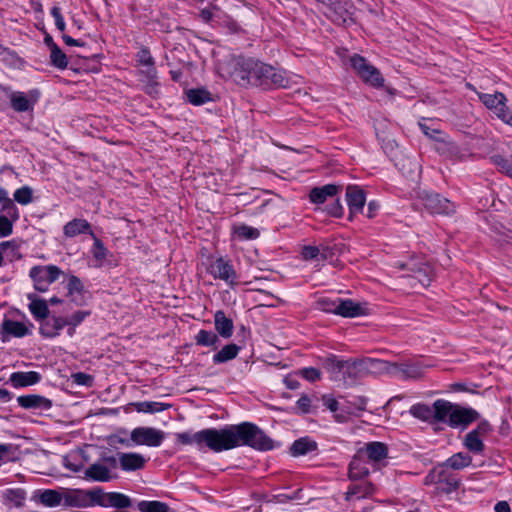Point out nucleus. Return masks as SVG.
Listing matches in <instances>:
<instances>
[{
	"instance_id": "09e8293b",
	"label": "nucleus",
	"mask_w": 512,
	"mask_h": 512,
	"mask_svg": "<svg viewBox=\"0 0 512 512\" xmlns=\"http://www.w3.org/2000/svg\"><path fill=\"white\" fill-rule=\"evenodd\" d=\"M465 446L468 450L479 453L483 450L484 444L479 437L478 430H472L465 437Z\"/></svg>"
},
{
	"instance_id": "39448f33",
	"label": "nucleus",
	"mask_w": 512,
	"mask_h": 512,
	"mask_svg": "<svg viewBox=\"0 0 512 512\" xmlns=\"http://www.w3.org/2000/svg\"><path fill=\"white\" fill-rule=\"evenodd\" d=\"M419 199L431 214L451 215L456 211L454 203L437 193L422 191L419 193Z\"/></svg>"
},
{
	"instance_id": "e2e57ef3",
	"label": "nucleus",
	"mask_w": 512,
	"mask_h": 512,
	"mask_svg": "<svg viewBox=\"0 0 512 512\" xmlns=\"http://www.w3.org/2000/svg\"><path fill=\"white\" fill-rule=\"evenodd\" d=\"M141 81L145 84V92L150 95H156L158 93V82L155 76H141Z\"/></svg>"
},
{
	"instance_id": "7ed1b4c3",
	"label": "nucleus",
	"mask_w": 512,
	"mask_h": 512,
	"mask_svg": "<svg viewBox=\"0 0 512 512\" xmlns=\"http://www.w3.org/2000/svg\"><path fill=\"white\" fill-rule=\"evenodd\" d=\"M400 267L408 271L406 277L409 279L412 288H425L430 285L433 269L429 264L410 260L406 263H402Z\"/></svg>"
},
{
	"instance_id": "20e7f679",
	"label": "nucleus",
	"mask_w": 512,
	"mask_h": 512,
	"mask_svg": "<svg viewBox=\"0 0 512 512\" xmlns=\"http://www.w3.org/2000/svg\"><path fill=\"white\" fill-rule=\"evenodd\" d=\"M100 487L91 490L66 489L64 491V506L76 508H89L98 505Z\"/></svg>"
},
{
	"instance_id": "c9c22d12",
	"label": "nucleus",
	"mask_w": 512,
	"mask_h": 512,
	"mask_svg": "<svg viewBox=\"0 0 512 512\" xmlns=\"http://www.w3.org/2000/svg\"><path fill=\"white\" fill-rule=\"evenodd\" d=\"M39 502L46 507H57L64 504V492L46 489L39 494Z\"/></svg>"
},
{
	"instance_id": "79ce46f5",
	"label": "nucleus",
	"mask_w": 512,
	"mask_h": 512,
	"mask_svg": "<svg viewBox=\"0 0 512 512\" xmlns=\"http://www.w3.org/2000/svg\"><path fill=\"white\" fill-rule=\"evenodd\" d=\"M176 437L178 442L183 445L195 444L199 450L203 449V430L193 434L188 432L178 433Z\"/></svg>"
},
{
	"instance_id": "393cba45",
	"label": "nucleus",
	"mask_w": 512,
	"mask_h": 512,
	"mask_svg": "<svg viewBox=\"0 0 512 512\" xmlns=\"http://www.w3.org/2000/svg\"><path fill=\"white\" fill-rule=\"evenodd\" d=\"M454 404L449 401L438 399L432 405L433 423L443 422L448 424Z\"/></svg>"
},
{
	"instance_id": "2eb2a0df",
	"label": "nucleus",
	"mask_w": 512,
	"mask_h": 512,
	"mask_svg": "<svg viewBox=\"0 0 512 512\" xmlns=\"http://www.w3.org/2000/svg\"><path fill=\"white\" fill-rule=\"evenodd\" d=\"M392 377L403 380H416L420 379L424 370L423 367L417 363H393Z\"/></svg>"
},
{
	"instance_id": "72a5a7b5",
	"label": "nucleus",
	"mask_w": 512,
	"mask_h": 512,
	"mask_svg": "<svg viewBox=\"0 0 512 512\" xmlns=\"http://www.w3.org/2000/svg\"><path fill=\"white\" fill-rule=\"evenodd\" d=\"M369 469L361 458V454L356 455L349 464V477L351 480H357L366 477Z\"/></svg>"
},
{
	"instance_id": "680f3d73",
	"label": "nucleus",
	"mask_w": 512,
	"mask_h": 512,
	"mask_svg": "<svg viewBox=\"0 0 512 512\" xmlns=\"http://www.w3.org/2000/svg\"><path fill=\"white\" fill-rule=\"evenodd\" d=\"M93 257L99 262L102 263L107 256V249L104 247L101 240L94 237V244L92 249Z\"/></svg>"
},
{
	"instance_id": "bb28decb",
	"label": "nucleus",
	"mask_w": 512,
	"mask_h": 512,
	"mask_svg": "<svg viewBox=\"0 0 512 512\" xmlns=\"http://www.w3.org/2000/svg\"><path fill=\"white\" fill-rule=\"evenodd\" d=\"M215 329L223 338H230L233 334V322L221 310L214 315Z\"/></svg>"
},
{
	"instance_id": "864d4df0",
	"label": "nucleus",
	"mask_w": 512,
	"mask_h": 512,
	"mask_svg": "<svg viewBox=\"0 0 512 512\" xmlns=\"http://www.w3.org/2000/svg\"><path fill=\"white\" fill-rule=\"evenodd\" d=\"M234 234L243 240H253L259 237L260 233L258 229L248 226V225H239L234 227Z\"/></svg>"
},
{
	"instance_id": "58836bf2",
	"label": "nucleus",
	"mask_w": 512,
	"mask_h": 512,
	"mask_svg": "<svg viewBox=\"0 0 512 512\" xmlns=\"http://www.w3.org/2000/svg\"><path fill=\"white\" fill-rule=\"evenodd\" d=\"M472 462V458L465 453H456L449 457L443 464L444 467L460 470L468 467Z\"/></svg>"
},
{
	"instance_id": "4d7b16f0",
	"label": "nucleus",
	"mask_w": 512,
	"mask_h": 512,
	"mask_svg": "<svg viewBox=\"0 0 512 512\" xmlns=\"http://www.w3.org/2000/svg\"><path fill=\"white\" fill-rule=\"evenodd\" d=\"M14 200L21 205H27L32 202V189L23 186L14 192Z\"/></svg>"
},
{
	"instance_id": "a18cd8bd",
	"label": "nucleus",
	"mask_w": 512,
	"mask_h": 512,
	"mask_svg": "<svg viewBox=\"0 0 512 512\" xmlns=\"http://www.w3.org/2000/svg\"><path fill=\"white\" fill-rule=\"evenodd\" d=\"M138 412L143 413H156L167 410L171 407L170 404L160 403V402H150L143 401L137 402L133 404Z\"/></svg>"
},
{
	"instance_id": "5fc2aeb1",
	"label": "nucleus",
	"mask_w": 512,
	"mask_h": 512,
	"mask_svg": "<svg viewBox=\"0 0 512 512\" xmlns=\"http://www.w3.org/2000/svg\"><path fill=\"white\" fill-rule=\"evenodd\" d=\"M195 340L198 345L213 346L218 342V336L212 331L200 330Z\"/></svg>"
},
{
	"instance_id": "3c124183",
	"label": "nucleus",
	"mask_w": 512,
	"mask_h": 512,
	"mask_svg": "<svg viewBox=\"0 0 512 512\" xmlns=\"http://www.w3.org/2000/svg\"><path fill=\"white\" fill-rule=\"evenodd\" d=\"M374 492V486L370 482H364L351 486L347 492L348 496H357L358 498H364L371 495Z\"/></svg>"
},
{
	"instance_id": "8fccbe9b",
	"label": "nucleus",
	"mask_w": 512,
	"mask_h": 512,
	"mask_svg": "<svg viewBox=\"0 0 512 512\" xmlns=\"http://www.w3.org/2000/svg\"><path fill=\"white\" fill-rule=\"evenodd\" d=\"M50 61L59 69H65L68 66L67 56L58 45H53V49L50 50Z\"/></svg>"
},
{
	"instance_id": "0e129e2a",
	"label": "nucleus",
	"mask_w": 512,
	"mask_h": 512,
	"mask_svg": "<svg viewBox=\"0 0 512 512\" xmlns=\"http://www.w3.org/2000/svg\"><path fill=\"white\" fill-rule=\"evenodd\" d=\"M73 383L81 386H91L93 383V377L83 372H77L71 375Z\"/></svg>"
},
{
	"instance_id": "473e14b6",
	"label": "nucleus",
	"mask_w": 512,
	"mask_h": 512,
	"mask_svg": "<svg viewBox=\"0 0 512 512\" xmlns=\"http://www.w3.org/2000/svg\"><path fill=\"white\" fill-rule=\"evenodd\" d=\"M138 62L143 67L140 70L141 76H155L156 75V69L154 67V60L151 56V53L148 49L142 48L138 52Z\"/></svg>"
},
{
	"instance_id": "0eeeda50",
	"label": "nucleus",
	"mask_w": 512,
	"mask_h": 512,
	"mask_svg": "<svg viewBox=\"0 0 512 512\" xmlns=\"http://www.w3.org/2000/svg\"><path fill=\"white\" fill-rule=\"evenodd\" d=\"M60 274L61 270L57 266L47 265L32 267L29 275L34 282V288L40 292H46Z\"/></svg>"
},
{
	"instance_id": "4468645a",
	"label": "nucleus",
	"mask_w": 512,
	"mask_h": 512,
	"mask_svg": "<svg viewBox=\"0 0 512 512\" xmlns=\"http://www.w3.org/2000/svg\"><path fill=\"white\" fill-rule=\"evenodd\" d=\"M346 201L350 211V217L363 212L366 203V195L363 189L357 185H348L346 187Z\"/></svg>"
},
{
	"instance_id": "cd10ccee",
	"label": "nucleus",
	"mask_w": 512,
	"mask_h": 512,
	"mask_svg": "<svg viewBox=\"0 0 512 512\" xmlns=\"http://www.w3.org/2000/svg\"><path fill=\"white\" fill-rule=\"evenodd\" d=\"M367 375L388 374L392 376L393 363L374 358H366Z\"/></svg>"
},
{
	"instance_id": "ea45409f",
	"label": "nucleus",
	"mask_w": 512,
	"mask_h": 512,
	"mask_svg": "<svg viewBox=\"0 0 512 512\" xmlns=\"http://www.w3.org/2000/svg\"><path fill=\"white\" fill-rule=\"evenodd\" d=\"M409 413L419 420L433 423L432 406L430 407L426 404L417 403L410 407Z\"/></svg>"
},
{
	"instance_id": "603ef678",
	"label": "nucleus",
	"mask_w": 512,
	"mask_h": 512,
	"mask_svg": "<svg viewBox=\"0 0 512 512\" xmlns=\"http://www.w3.org/2000/svg\"><path fill=\"white\" fill-rule=\"evenodd\" d=\"M4 498L8 503L14 505L15 507H21L25 500V492L20 488L7 489L4 492Z\"/></svg>"
},
{
	"instance_id": "b1692460",
	"label": "nucleus",
	"mask_w": 512,
	"mask_h": 512,
	"mask_svg": "<svg viewBox=\"0 0 512 512\" xmlns=\"http://www.w3.org/2000/svg\"><path fill=\"white\" fill-rule=\"evenodd\" d=\"M67 325V319L63 317H52L45 320L39 328L41 335L48 338H53Z\"/></svg>"
},
{
	"instance_id": "338daca9",
	"label": "nucleus",
	"mask_w": 512,
	"mask_h": 512,
	"mask_svg": "<svg viewBox=\"0 0 512 512\" xmlns=\"http://www.w3.org/2000/svg\"><path fill=\"white\" fill-rule=\"evenodd\" d=\"M51 15L53 16L54 20H55V25L56 27L61 31L63 32L65 30V21H64V18L61 14V10L58 6H53L52 9H51Z\"/></svg>"
},
{
	"instance_id": "e433bc0d",
	"label": "nucleus",
	"mask_w": 512,
	"mask_h": 512,
	"mask_svg": "<svg viewBox=\"0 0 512 512\" xmlns=\"http://www.w3.org/2000/svg\"><path fill=\"white\" fill-rule=\"evenodd\" d=\"M28 298L31 300L29 310L31 314L39 320L46 319L49 315L47 303L43 299H36L33 295L29 294Z\"/></svg>"
},
{
	"instance_id": "a878e982",
	"label": "nucleus",
	"mask_w": 512,
	"mask_h": 512,
	"mask_svg": "<svg viewBox=\"0 0 512 512\" xmlns=\"http://www.w3.org/2000/svg\"><path fill=\"white\" fill-rule=\"evenodd\" d=\"M63 233L66 237L69 238L85 233L93 235V232L91 231V225L85 219H73L69 221L63 227Z\"/></svg>"
},
{
	"instance_id": "69168bd1",
	"label": "nucleus",
	"mask_w": 512,
	"mask_h": 512,
	"mask_svg": "<svg viewBox=\"0 0 512 512\" xmlns=\"http://www.w3.org/2000/svg\"><path fill=\"white\" fill-rule=\"evenodd\" d=\"M300 375L309 382H315L321 379L320 370L313 367L303 368L300 371Z\"/></svg>"
},
{
	"instance_id": "9b49d317",
	"label": "nucleus",
	"mask_w": 512,
	"mask_h": 512,
	"mask_svg": "<svg viewBox=\"0 0 512 512\" xmlns=\"http://www.w3.org/2000/svg\"><path fill=\"white\" fill-rule=\"evenodd\" d=\"M327 6L326 14L338 25H345L351 21L349 0H318Z\"/></svg>"
},
{
	"instance_id": "4be33fe9",
	"label": "nucleus",
	"mask_w": 512,
	"mask_h": 512,
	"mask_svg": "<svg viewBox=\"0 0 512 512\" xmlns=\"http://www.w3.org/2000/svg\"><path fill=\"white\" fill-rule=\"evenodd\" d=\"M41 375L36 371L14 372L10 375L9 381L15 388L27 387L37 384Z\"/></svg>"
},
{
	"instance_id": "ddd939ff",
	"label": "nucleus",
	"mask_w": 512,
	"mask_h": 512,
	"mask_svg": "<svg viewBox=\"0 0 512 512\" xmlns=\"http://www.w3.org/2000/svg\"><path fill=\"white\" fill-rule=\"evenodd\" d=\"M98 505L102 507L124 509L132 506V500L125 494L119 492H104V490L100 488V492L98 494Z\"/></svg>"
},
{
	"instance_id": "052dcab7",
	"label": "nucleus",
	"mask_w": 512,
	"mask_h": 512,
	"mask_svg": "<svg viewBox=\"0 0 512 512\" xmlns=\"http://www.w3.org/2000/svg\"><path fill=\"white\" fill-rule=\"evenodd\" d=\"M15 221L9 215H0V237H7L12 233L13 222Z\"/></svg>"
},
{
	"instance_id": "9d476101",
	"label": "nucleus",
	"mask_w": 512,
	"mask_h": 512,
	"mask_svg": "<svg viewBox=\"0 0 512 512\" xmlns=\"http://www.w3.org/2000/svg\"><path fill=\"white\" fill-rule=\"evenodd\" d=\"M259 86L264 88H286L289 86V79L284 71L278 70L270 65L262 63L260 66Z\"/></svg>"
},
{
	"instance_id": "774afa93",
	"label": "nucleus",
	"mask_w": 512,
	"mask_h": 512,
	"mask_svg": "<svg viewBox=\"0 0 512 512\" xmlns=\"http://www.w3.org/2000/svg\"><path fill=\"white\" fill-rule=\"evenodd\" d=\"M89 315V311H77L71 315L69 320H67V325L76 327Z\"/></svg>"
},
{
	"instance_id": "6ab92c4d",
	"label": "nucleus",
	"mask_w": 512,
	"mask_h": 512,
	"mask_svg": "<svg viewBox=\"0 0 512 512\" xmlns=\"http://www.w3.org/2000/svg\"><path fill=\"white\" fill-rule=\"evenodd\" d=\"M209 272L214 276V278H218L231 283L235 279L236 275L232 265L228 261H225L223 258L216 259L210 265Z\"/></svg>"
},
{
	"instance_id": "f704fd0d",
	"label": "nucleus",
	"mask_w": 512,
	"mask_h": 512,
	"mask_svg": "<svg viewBox=\"0 0 512 512\" xmlns=\"http://www.w3.org/2000/svg\"><path fill=\"white\" fill-rule=\"evenodd\" d=\"M0 211L9 215L12 220L19 219V210L4 188H0Z\"/></svg>"
},
{
	"instance_id": "13d9d810",
	"label": "nucleus",
	"mask_w": 512,
	"mask_h": 512,
	"mask_svg": "<svg viewBox=\"0 0 512 512\" xmlns=\"http://www.w3.org/2000/svg\"><path fill=\"white\" fill-rule=\"evenodd\" d=\"M493 163L505 174L512 178V157L504 158L501 155L492 157Z\"/></svg>"
},
{
	"instance_id": "f8f14e48",
	"label": "nucleus",
	"mask_w": 512,
	"mask_h": 512,
	"mask_svg": "<svg viewBox=\"0 0 512 512\" xmlns=\"http://www.w3.org/2000/svg\"><path fill=\"white\" fill-rule=\"evenodd\" d=\"M479 414L472 408H463L458 405H454L450 419H448V425L452 428L466 427L476 419Z\"/></svg>"
},
{
	"instance_id": "423d86ee",
	"label": "nucleus",
	"mask_w": 512,
	"mask_h": 512,
	"mask_svg": "<svg viewBox=\"0 0 512 512\" xmlns=\"http://www.w3.org/2000/svg\"><path fill=\"white\" fill-rule=\"evenodd\" d=\"M482 103L491 110L500 120L512 126V110L506 105L507 98L501 92L494 94H480Z\"/></svg>"
},
{
	"instance_id": "6e6d98bb",
	"label": "nucleus",
	"mask_w": 512,
	"mask_h": 512,
	"mask_svg": "<svg viewBox=\"0 0 512 512\" xmlns=\"http://www.w3.org/2000/svg\"><path fill=\"white\" fill-rule=\"evenodd\" d=\"M339 298L332 300L330 298H320L316 302L317 309L326 312V313H334L337 315V304H338Z\"/></svg>"
},
{
	"instance_id": "f257e3e1",
	"label": "nucleus",
	"mask_w": 512,
	"mask_h": 512,
	"mask_svg": "<svg viewBox=\"0 0 512 512\" xmlns=\"http://www.w3.org/2000/svg\"><path fill=\"white\" fill-rule=\"evenodd\" d=\"M242 445L266 451L273 448V441L250 422L230 425L222 429H203V448L219 453Z\"/></svg>"
},
{
	"instance_id": "412c9836",
	"label": "nucleus",
	"mask_w": 512,
	"mask_h": 512,
	"mask_svg": "<svg viewBox=\"0 0 512 512\" xmlns=\"http://www.w3.org/2000/svg\"><path fill=\"white\" fill-rule=\"evenodd\" d=\"M146 459L138 453H119V466L124 471H136L144 468Z\"/></svg>"
},
{
	"instance_id": "c03bdc74",
	"label": "nucleus",
	"mask_w": 512,
	"mask_h": 512,
	"mask_svg": "<svg viewBox=\"0 0 512 512\" xmlns=\"http://www.w3.org/2000/svg\"><path fill=\"white\" fill-rule=\"evenodd\" d=\"M137 509L140 512H170L168 504L161 501H147L143 500L138 502Z\"/></svg>"
},
{
	"instance_id": "c756f323",
	"label": "nucleus",
	"mask_w": 512,
	"mask_h": 512,
	"mask_svg": "<svg viewBox=\"0 0 512 512\" xmlns=\"http://www.w3.org/2000/svg\"><path fill=\"white\" fill-rule=\"evenodd\" d=\"M365 453V455L373 462H378L386 458L388 453L387 446L382 442H370L367 443L364 450H361L359 454Z\"/></svg>"
},
{
	"instance_id": "1a4fd4ad",
	"label": "nucleus",
	"mask_w": 512,
	"mask_h": 512,
	"mask_svg": "<svg viewBox=\"0 0 512 512\" xmlns=\"http://www.w3.org/2000/svg\"><path fill=\"white\" fill-rule=\"evenodd\" d=\"M165 439V433L153 427H137L130 433V441L135 445L158 447Z\"/></svg>"
},
{
	"instance_id": "dca6fc26",
	"label": "nucleus",
	"mask_w": 512,
	"mask_h": 512,
	"mask_svg": "<svg viewBox=\"0 0 512 512\" xmlns=\"http://www.w3.org/2000/svg\"><path fill=\"white\" fill-rule=\"evenodd\" d=\"M17 402L22 408L29 410L47 411L52 408V401L38 394L19 396Z\"/></svg>"
},
{
	"instance_id": "2f4dec72",
	"label": "nucleus",
	"mask_w": 512,
	"mask_h": 512,
	"mask_svg": "<svg viewBox=\"0 0 512 512\" xmlns=\"http://www.w3.org/2000/svg\"><path fill=\"white\" fill-rule=\"evenodd\" d=\"M337 308V315H340L342 317H356L363 314L362 306L359 303H355L350 299H339Z\"/></svg>"
},
{
	"instance_id": "49530a36",
	"label": "nucleus",
	"mask_w": 512,
	"mask_h": 512,
	"mask_svg": "<svg viewBox=\"0 0 512 512\" xmlns=\"http://www.w3.org/2000/svg\"><path fill=\"white\" fill-rule=\"evenodd\" d=\"M439 490L446 494L452 493L458 489L460 480L453 477H446L445 472L442 471L438 475Z\"/></svg>"
},
{
	"instance_id": "aec40b11",
	"label": "nucleus",
	"mask_w": 512,
	"mask_h": 512,
	"mask_svg": "<svg viewBox=\"0 0 512 512\" xmlns=\"http://www.w3.org/2000/svg\"><path fill=\"white\" fill-rule=\"evenodd\" d=\"M84 479L96 482H109L113 479V476L107 465L96 462L85 469Z\"/></svg>"
},
{
	"instance_id": "de8ad7c7",
	"label": "nucleus",
	"mask_w": 512,
	"mask_h": 512,
	"mask_svg": "<svg viewBox=\"0 0 512 512\" xmlns=\"http://www.w3.org/2000/svg\"><path fill=\"white\" fill-rule=\"evenodd\" d=\"M68 294L71 297V301L75 302L77 305L82 303V299H79L77 295H80L83 292V284L81 280L76 276H71L68 280Z\"/></svg>"
},
{
	"instance_id": "7c9ffc66",
	"label": "nucleus",
	"mask_w": 512,
	"mask_h": 512,
	"mask_svg": "<svg viewBox=\"0 0 512 512\" xmlns=\"http://www.w3.org/2000/svg\"><path fill=\"white\" fill-rule=\"evenodd\" d=\"M2 332L10 336L21 338L29 334L28 327L19 321L5 319L1 326Z\"/></svg>"
},
{
	"instance_id": "5701e85b",
	"label": "nucleus",
	"mask_w": 512,
	"mask_h": 512,
	"mask_svg": "<svg viewBox=\"0 0 512 512\" xmlns=\"http://www.w3.org/2000/svg\"><path fill=\"white\" fill-rule=\"evenodd\" d=\"M340 190V186L327 184L322 187H315L310 191L309 198L314 204H323L329 197H334Z\"/></svg>"
},
{
	"instance_id": "bf43d9fd",
	"label": "nucleus",
	"mask_w": 512,
	"mask_h": 512,
	"mask_svg": "<svg viewBox=\"0 0 512 512\" xmlns=\"http://www.w3.org/2000/svg\"><path fill=\"white\" fill-rule=\"evenodd\" d=\"M301 255L305 260L315 259L319 255H321L323 259H326L327 257L326 249H323V251L321 252L318 247L311 245L304 246Z\"/></svg>"
},
{
	"instance_id": "37998d69",
	"label": "nucleus",
	"mask_w": 512,
	"mask_h": 512,
	"mask_svg": "<svg viewBox=\"0 0 512 512\" xmlns=\"http://www.w3.org/2000/svg\"><path fill=\"white\" fill-rule=\"evenodd\" d=\"M187 100L193 105H203L211 100V94L205 89H190L186 91Z\"/></svg>"
},
{
	"instance_id": "a211bd4d",
	"label": "nucleus",
	"mask_w": 512,
	"mask_h": 512,
	"mask_svg": "<svg viewBox=\"0 0 512 512\" xmlns=\"http://www.w3.org/2000/svg\"><path fill=\"white\" fill-rule=\"evenodd\" d=\"M367 375L366 358L347 360L345 369V383L354 382Z\"/></svg>"
},
{
	"instance_id": "6e6552de",
	"label": "nucleus",
	"mask_w": 512,
	"mask_h": 512,
	"mask_svg": "<svg viewBox=\"0 0 512 512\" xmlns=\"http://www.w3.org/2000/svg\"><path fill=\"white\" fill-rule=\"evenodd\" d=\"M351 66L361 77V79L374 87H380L383 85L384 79L381 76L379 70L370 65L366 59L360 55H354L350 59Z\"/></svg>"
},
{
	"instance_id": "c85d7f7f",
	"label": "nucleus",
	"mask_w": 512,
	"mask_h": 512,
	"mask_svg": "<svg viewBox=\"0 0 512 512\" xmlns=\"http://www.w3.org/2000/svg\"><path fill=\"white\" fill-rule=\"evenodd\" d=\"M0 91L10 98L11 106L15 111L25 112L30 109L29 100L23 92H11L3 86H0Z\"/></svg>"
},
{
	"instance_id": "f3484780",
	"label": "nucleus",
	"mask_w": 512,
	"mask_h": 512,
	"mask_svg": "<svg viewBox=\"0 0 512 512\" xmlns=\"http://www.w3.org/2000/svg\"><path fill=\"white\" fill-rule=\"evenodd\" d=\"M347 360H340L335 355H329L323 360L324 369L330 373L332 380H339L345 383V369Z\"/></svg>"
},
{
	"instance_id": "f03ea898",
	"label": "nucleus",
	"mask_w": 512,
	"mask_h": 512,
	"mask_svg": "<svg viewBox=\"0 0 512 512\" xmlns=\"http://www.w3.org/2000/svg\"><path fill=\"white\" fill-rule=\"evenodd\" d=\"M261 65L262 62L253 59H238L235 61L231 76L233 80L240 85L259 86V71Z\"/></svg>"
},
{
	"instance_id": "4c0bfd02",
	"label": "nucleus",
	"mask_w": 512,
	"mask_h": 512,
	"mask_svg": "<svg viewBox=\"0 0 512 512\" xmlns=\"http://www.w3.org/2000/svg\"><path fill=\"white\" fill-rule=\"evenodd\" d=\"M317 448L316 442L308 438H300L292 444L290 452L293 456L305 455Z\"/></svg>"
},
{
	"instance_id": "a19ab883",
	"label": "nucleus",
	"mask_w": 512,
	"mask_h": 512,
	"mask_svg": "<svg viewBox=\"0 0 512 512\" xmlns=\"http://www.w3.org/2000/svg\"><path fill=\"white\" fill-rule=\"evenodd\" d=\"M240 348L236 344L225 345L219 352L213 356V362L220 364L234 359L239 352Z\"/></svg>"
}]
</instances>
